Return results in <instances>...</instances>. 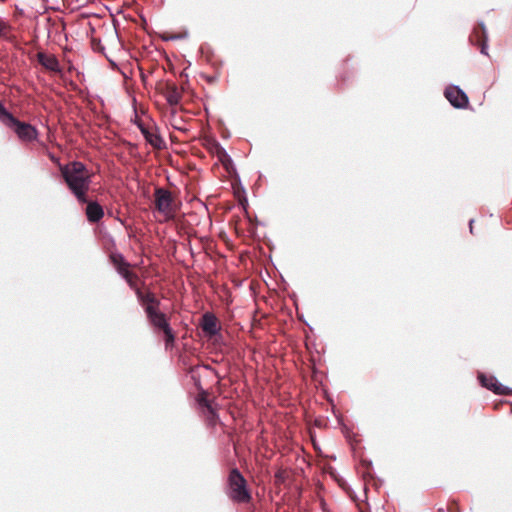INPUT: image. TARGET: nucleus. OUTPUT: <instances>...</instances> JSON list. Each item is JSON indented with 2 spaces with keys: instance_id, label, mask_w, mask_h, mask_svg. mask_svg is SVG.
<instances>
[{
  "instance_id": "nucleus-11",
  "label": "nucleus",
  "mask_w": 512,
  "mask_h": 512,
  "mask_svg": "<svg viewBox=\"0 0 512 512\" xmlns=\"http://www.w3.org/2000/svg\"><path fill=\"white\" fill-rule=\"evenodd\" d=\"M200 327L204 334L210 338H222L221 327L216 315L212 312H205L200 319Z\"/></svg>"
},
{
  "instance_id": "nucleus-2",
  "label": "nucleus",
  "mask_w": 512,
  "mask_h": 512,
  "mask_svg": "<svg viewBox=\"0 0 512 512\" xmlns=\"http://www.w3.org/2000/svg\"><path fill=\"white\" fill-rule=\"evenodd\" d=\"M0 122L13 130L23 142H33L38 139L39 132L36 126L14 116L2 101H0Z\"/></svg>"
},
{
  "instance_id": "nucleus-27",
  "label": "nucleus",
  "mask_w": 512,
  "mask_h": 512,
  "mask_svg": "<svg viewBox=\"0 0 512 512\" xmlns=\"http://www.w3.org/2000/svg\"><path fill=\"white\" fill-rule=\"evenodd\" d=\"M341 81L345 83L347 81L346 77L344 75L341 76Z\"/></svg>"
},
{
  "instance_id": "nucleus-3",
  "label": "nucleus",
  "mask_w": 512,
  "mask_h": 512,
  "mask_svg": "<svg viewBox=\"0 0 512 512\" xmlns=\"http://www.w3.org/2000/svg\"><path fill=\"white\" fill-rule=\"evenodd\" d=\"M227 495L235 503H248L252 499L247 481L237 467L232 468L228 474Z\"/></svg>"
},
{
  "instance_id": "nucleus-9",
  "label": "nucleus",
  "mask_w": 512,
  "mask_h": 512,
  "mask_svg": "<svg viewBox=\"0 0 512 512\" xmlns=\"http://www.w3.org/2000/svg\"><path fill=\"white\" fill-rule=\"evenodd\" d=\"M136 125L139 128L146 142L150 144L153 148L163 149L166 147V142L160 135L157 126H148L144 124L142 121L137 122Z\"/></svg>"
},
{
  "instance_id": "nucleus-6",
  "label": "nucleus",
  "mask_w": 512,
  "mask_h": 512,
  "mask_svg": "<svg viewBox=\"0 0 512 512\" xmlns=\"http://www.w3.org/2000/svg\"><path fill=\"white\" fill-rule=\"evenodd\" d=\"M155 210L164 215L171 216L175 212L174 202L171 192L163 187H156L154 191Z\"/></svg>"
},
{
  "instance_id": "nucleus-20",
  "label": "nucleus",
  "mask_w": 512,
  "mask_h": 512,
  "mask_svg": "<svg viewBox=\"0 0 512 512\" xmlns=\"http://www.w3.org/2000/svg\"><path fill=\"white\" fill-rule=\"evenodd\" d=\"M496 388V394L498 396H512V388L508 387L501 382H497V385L494 386Z\"/></svg>"
},
{
  "instance_id": "nucleus-8",
  "label": "nucleus",
  "mask_w": 512,
  "mask_h": 512,
  "mask_svg": "<svg viewBox=\"0 0 512 512\" xmlns=\"http://www.w3.org/2000/svg\"><path fill=\"white\" fill-rule=\"evenodd\" d=\"M109 260L121 278L126 281L128 286L130 288H134V279L132 278L129 270L130 264L123 254L120 252H113L110 254Z\"/></svg>"
},
{
  "instance_id": "nucleus-26",
  "label": "nucleus",
  "mask_w": 512,
  "mask_h": 512,
  "mask_svg": "<svg viewBox=\"0 0 512 512\" xmlns=\"http://www.w3.org/2000/svg\"><path fill=\"white\" fill-rule=\"evenodd\" d=\"M242 205H243L244 209H246V208H247V206H248V200H247V197H244V201H243V204H242Z\"/></svg>"
},
{
  "instance_id": "nucleus-25",
  "label": "nucleus",
  "mask_w": 512,
  "mask_h": 512,
  "mask_svg": "<svg viewBox=\"0 0 512 512\" xmlns=\"http://www.w3.org/2000/svg\"><path fill=\"white\" fill-rule=\"evenodd\" d=\"M473 223H474V219H470L469 223H468V226H469V231H470L471 234L474 233V231H473V229H474Z\"/></svg>"
},
{
  "instance_id": "nucleus-23",
  "label": "nucleus",
  "mask_w": 512,
  "mask_h": 512,
  "mask_svg": "<svg viewBox=\"0 0 512 512\" xmlns=\"http://www.w3.org/2000/svg\"><path fill=\"white\" fill-rule=\"evenodd\" d=\"M188 37V32L185 31L183 34H179V35H173L169 38H166L165 40H178V39H183V38H186Z\"/></svg>"
},
{
  "instance_id": "nucleus-16",
  "label": "nucleus",
  "mask_w": 512,
  "mask_h": 512,
  "mask_svg": "<svg viewBox=\"0 0 512 512\" xmlns=\"http://www.w3.org/2000/svg\"><path fill=\"white\" fill-rule=\"evenodd\" d=\"M37 61L48 71L59 72L61 70L60 63L54 55H47L45 52H39L37 54Z\"/></svg>"
},
{
  "instance_id": "nucleus-10",
  "label": "nucleus",
  "mask_w": 512,
  "mask_h": 512,
  "mask_svg": "<svg viewBox=\"0 0 512 512\" xmlns=\"http://www.w3.org/2000/svg\"><path fill=\"white\" fill-rule=\"evenodd\" d=\"M469 41L472 45L480 47V53L482 55H488V33L483 21H479L473 28Z\"/></svg>"
},
{
  "instance_id": "nucleus-29",
  "label": "nucleus",
  "mask_w": 512,
  "mask_h": 512,
  "mask_svg": "<svg viewBox=\"0 0 512 512\" xmlns=\"http://www.w3.org/2000/svg\"><path fill=\"white\" fill-rule=\"evenodd\" d=\"M3 34V29L0 27V36Z\"/></svg>"
},
{
  "instance_id": "nucleus-1",
  "label": "nucleus",
  "mask_w": 512,
  "mask_h": 512,
  "mask_svg": "<svg viewBox=\"0 0 512 512\" xmlns=\"http://www.w3.org/2000/svg\"><path fill=\"white\" fill-rule=\"evenodd\" d=\"M59 170L71 194L80 204L87 203V192L92 182L87 166L83 162L75 160L67 165H60Z\"/></svg>"
},
{
  "instance_id": "nucleus-4",
  "label": "nucleus",
  "mask_w": 512,
  "mask_h": 512,
  "mask_svg": "<svg viewBox=\"0 0 512 512\" xmlns=\"http://www.w3.org/2000/svg\"><path fill=\"white\" fill-rule=\"evenodd\" d=\"M145 315L147 321L154 328V330L164 334V342L166 348H168L170 345H173L176 339V334L170 325L167 314L162 312L159 308L154 309L152 307H147Z\"/></svg>"
},
{
  "instance_id": "nucleus-18",
  "label": "nucleus",
  "mask_w": 512,
  "mask_h": 512,
  "mask_svg": "<svg viewBox=\"0 0 512 512\" xmlns=\"http://www.w3.org/2000/svg\"><path fill=\"white\" fill-rule=\"evenodd\" d=\"M359 465L362 468L361 474L363 478L369 480H377L380 484L382 483V480L379 477L375 476L373 463L370 459L361 458L359 461Z\"/></svg>"
},
{
  "instance_id": "nucleus-22",
  "label": "nucleus",
  "mask_w": 512,
  "mask_h": 512,
  "mask_svg": "<svg viewBox=\"0 0 512 512\" xmlns=\"http://www.w3.org/2000/svg\"><path fill=\"white\" fill-rule=\"evenodd\" d=\"M94 51L104 53L105 47L102 45L101 41L99 40L97 43L93 44Z\"/></svg>"
},
{
  "instance_id": "nucleus-12",
  "label": "nucleus",
  "mask_w": 512,
  "mask_h": 512,
  "mask_svg": "<svg viewBox=\"0 0 512 512\" xmlns=\"http://www.w3.org/2000/svg\"><path fill=\"white\" fill-rule=\"evenodd\" d=\"M136 295L138 303L143 308L144 312L146 313L147 307H152L154 309H157L161 305L160 299L151 291L146 290L143 291L140 288H138L136 281L134 280V288H131Z\"/></svg>"
},
{
  "instance_id": "nucleus-15",
  "label": "nucleus",
  "mask_w": 512,
  "mask_h": 512,
  "mask_svg": "<svg viewBox=\"0 0 512 512\" xmlns=\"http://www.w3.org/2000/svg\"><path fill=\"white\" fill-rule=\"evenodd\" d=\"M86 206V217L90 223H98L104 217V209L98 201H88Z\"/></svg>"
},
{
  "instance_id": "nucleus-24",
  "label": "nucleus",
  "mask_w": 512,
  "mask_h": 512,
  "mask_svg": "<svg viewBox=\"0 0 512 512\" xmlns=\"http://www.w3.org/2000/svg\"><path fill=\"white\" fill-rule=\"evenodd\" d=\"M220 125L223 126V129H222V137L223 138H229L230 137V132L229 130L224 126V122L221 120L220 121Z\"/></svg>"
},
{
  "instance_id": "nucleus-5",
  "label": "nucleus",
  "mask_w": 512,
  "mask_h": 512,
  "mask_svg": "<svg viewBox=\"0 0 512 512\" xmlns=\"http://www.w3.org/2000/svg\"><path fill=\"white\" fill-rule=\"evenodd\" d=\"M195 403L199 413L204 417L208 426L214 427L220 422L216 405L208 395H197L195 397Z\"/></svg>"
},
{
  "instance_id": "nucleus-21",
  "label": "nucleus",
  "mask_w": 512,
  "mask_h": 512,
  "mask_svg": "<svg viewBox=\"0 0 512 512\" xmlns=\"http://www.w3.org/2000/svg\"><path fill=\"white\" fill-rule=\"evenodd\" d=\"M199 52L202 56H205L207 61L211 60V56L213 55L212 47L208 43L201 44L199 48Z\"/></svg>"
},
{
  "instance_id": "nucleus-28",
  "label": "nucleus",
  "mask_w": 512,
  "mask_h": 512,
  "mask_svg": "<svg viewBox=\"0 0 512 512\" xmlns=\"http://www.w3.org/2000/svg\"><path fill=\"white\" fill-rule=\"evenodd\" d=\"M204 368L209 369V370L212 369L209 365H204Z\"/></svg>"
},
{
  "instance_id": "nucleus-17",
  "label": "nucleus",
  "mask_w": 512,
  "mask_h": 512,
  "mask_svg": "<svg viewBox=\"0 0 512 512\" xmlns=\"http://www.w3.org/2000/svg\"><path fill=\"white\" fill-rule=\"evenodd\" d=\"M477 379L481 387L496 394V388L494 386L497 385L499 380L495 376L487 375L484 372H478Z\"/></svg>"
},
{
  "instance_id": "nucleus-14",
  "label": "nucleus",
  "mask_w": 512,
  "mask_h": 512,
  "mask_svg": "<svg viewBox=\"0 0 512 512\" xmlns=\"http://www.w3.org/2000/svg\"><path fill=\"white\" fill-rule=\"evenodd\" d=\"M162 94L165 96L167 103L172 107L179 105L182 100V94L174 83H166Z\"/></svg>"
},
{
  "instance_id": "nucleus-19",
  "label": "nucleus",
  "mask_w": 512,
  "mask_h": 512,
  "mask_svg": "<svg viewBox=\"0 0 512 512\" xmlns=\"http://www.w3.org/2000/svg\"><path fill=\"white\" fill-rule=\"evenodd\" d=\"M190 373H191V378L194 382V385H195L196 389L198 390V395H207V391L201 385L200 377L195 374V368H192Z\"/></svg>"
},
{
  "instance_id": "nucleus-7",
  "label": "nucleus",
  "mask_w": 512,
  "mask_h": 512,
  "mask_svg": "<svg viewBox=\"0 0 512 512\" xmlns=\"http://www.w3.org/2000/svg\"><path fill=\"white\" fill-rule=\"evenodd\" d=\"M444 96L455 109H467L469 107V97L458 85L449 84L446 86Z\"/></svg>"
},
{
  "instance_id": "nucleus-13",
  "label": "nucleus",
  "mask_w": 512,
  "mask_h": 512,
  "mask_svg": "<svg viewBox=\"0 0 512 512\" xmlns=\"http://www.w3.org/2000/svg\"><path fill=\"white\" fill-rule=\"evenodd\" d=\"M218 146V159L226 172L232 177H236L238 180H240V176L237 172L236 166L234 164V161L232 157L228 154V152L225 150L223 146H221L220 143H217Z\"/></svg>"
}]
</instances>
